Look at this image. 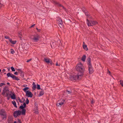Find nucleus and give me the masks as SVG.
Returning <instances> with one entry per match:
<instances>
[{"mask_svg": "<svg viewBox=\"0 0 123 123\" xmlns=\"http://www.w3.org/2000/svg\"><path fill=\"white\" fill-rule=\"evenodd\" d=\"M76 70L78 72V74L80 76H82L83 75L85 70L83 64L81 63L77 64L75 67Z\"/></svg>", "mask_w": 123, "mask_h": 123, "instance_id": "f257e3e1", "label": "nucleus"}, {"mask_svg": "<svg viewBox=\"0 0 123 123\" xmlns=\"http://www.w3.org/2000/svg\"><path fill=\"white\" fill-rule=\"evenodd\" d=\"M81 76H80L79 75V74L77 75H72L70 76V79L72 80H79L81 79Z\"/></svg>", "mask_w": 123, "mask_h": 123, "instance_id": "f03ea898", "label": "nucleus"}, {"mask_svg": "<svg viewBox=\"0 0 123 123\" xmlns=\"http://www.w3.org/2000/svg\"><path fill=\"white\" fill-rule=\"evenodd\" d=\"M26 104L25 103H24L23 105L20 106L19 107V109L22 110V115H25L26 110L25 108L26 107Z\"/></svg>", "mask_w": 123, "mask_h": 123, "instance_id": "7ed1b4c3", "label": "nucleus"}, {"mask_svg": "<svg viewBox=\"0 0 123 123\" xmlns=\"http://www.w3.org/2000/svg\"><path fill=\"white\" fill-rule=\"evenodd\" d=\"M98 24V22L96 21L92 20H90V21L87 23V24L89 26L95 25Z\"/></svg>", "mask_w": 123, "mask_h": 123, "instance_id": "20e7f679", "label": "nucleus"}, {"mask_svg": "<svg viewBox=\"0 0 123 123\" xmlns=\"http://www.w3.org/2000/svg\"><path fill=\"white\" fill-rule=\"evenodd\" d=\"M7 76L8 77H10L12 78L13 80H20L18 77H16L14 75L11 74L10 72L8 73L7 74Z\"/></svg>", "mask_w": 123, "mask_h": 123, "instance_id": "39448f33", "label": "nucleus"}, {"mask_svg": "<svg viewBox=\"0 0 123 123\" xmlns=\"http://www.w3.org/2000/svg\"><path fill=\"white\" fill-rule=\"evenodd\" d=\"M21 113L22 114V111H21L20 110L16 111L14 112L13 115L15 118H16L18 116H20Z\"/></svg>", "mask_w": 123, "mask_h": 123, "instance_id": "423d86ee", "label": "nucleus"}, {"mask_svg": "<svg viewBox=\"0 0 123 123\" xmlns=\"http://www.w3.org/2000/svg\"><path fill=\"white\" fill-rule=\"evenodd\" d=\"M64 92V93H63V95L64 96L65 95L66 93H67V94H71L72 93V90L70 89H68L66 91H63L62 92Z\"/></svg>", "mask_w": 123, "mask_h": 123, "instance_id": "0eeeda50", "label": "nucleus"}, {"mask_svg": "<svg viewBox=\"0 0 123 123\" xmlns=\"http://www.w3.org/2000/svg\"><path fill=\"white\" fill-rule=\"evenodd\" d=\"M44 61L48 64H50L51 65L52 64L53 62L50 59L45 58H44Z\"/></svg>", "mask_w": 123, "mask_h": 123, "instance_id": "6e6552de", "label": "nucleus"}, {"mask_svg": "<svg viewBox=\"0 0 123 123\" xmlns=\"http://www.w3.org/2000/svg\"><path fill=\"white\" fill-rule=\"evenodd\" d=\"M91 59L90 57H88L86 61L88 67L92 66L91 63Z\"/></svg>", "mask_w": 123, "mask_h": 123, "instance_id": "1a4fd4ad", "label": "nucleus"}, {"mask_svg": "<svg viewBox=\"0 0 123 123\" xmlns=\"http://www.w3.org/2000/svg\"><path fill=\"white\" fill-rule=\"evenodd\" d=\"M26 96H28V97L32 98L33 96V94L31 91H27L26 92Z\"/></svg>", "mask_w": 123, "mask_h": 123, "instance_id": "9d476101", "label": "nucleus"}, {"mask_svg": "<svg viewBox=\"0 0 123 123\" xmlns=\"http://www.w3.org/2000/svg\"><path fill=\"white\" fill-rule=\"evenodd\" d=\"M57 22L60 27L61 28V26H62V19L59 17H58L57 18Z\"/></svg>", "mask_w": 123, "mask_h": 123, "instance_id": "9b49d317", "label": "nucleus"}, {"mask_svg": "<svg viewBox=\"0 0 123 123\" xmlns=\"http://www.w3.org/2000/svg\"><path fill=\"white\" fill-rule=\"evenodd\" d=\"M89 73V74H92L94 72V70L92 66L89 67H88Z\"/></svg>", "mask_w": 123, "mask_h": 123, "instance_id": "f8f14e48", "label": "nucleus"}, {"mask_svg": "<svg viewBox=\"0 0 123 123\" xmlns=\"http://www.w3.org/2000/svg\"><path fill=\"white\" fill-rule=\"evenodd\" d=\"M39 35L38 34H37L36 35H34L33 38V39L34 41H38L39 38Z\"/></svg>", "mask_w": 123, "mask_h": 123, "instance_id": "ddd939ff", "label": "nucleus"}, {"mask_svg": "<svg viewBox=\"0 0 123 123\" xmlns=\"http://www.w3.org/2000/svg\"><path fill=\"white\" fill-rule=\"evenodd\" d=\"M17 70L18 71V72L20 74V76L23 77H24V74L23 71L20 69H17Z\"/></svg>", "mask_w": 123, "mask_h": 123, "instance_id": "4468645a", "label": "nucleus"}, {"mask_svg": "<svg viewBox=\"0 0 123 123\" xmlns=\"http://www.w3.org/2000/svg\"><path fill=\"white\" fill-rule=\"evenodd\" d=\"M86 23L88 22L89 21H90V20H92V17L90 15V14L88 15H87L86 16Z\"/></svg>", "mask_w": 123, "mask_h": 123, "instance_id": "2eb2a0df", "label": "nucleus"}, {"mask_svg": "<svg viewBox=\"0 0 123 123\" xmlns=\"http://www.w3.org/2000/svg\"><path fill=\"white\" fill-rule=\"evenodd\" d=\"M6 113L5 110L4 109H1L0 110V115H1L4 114H6Z\"/></svg>", "mask_w": 123, "mask_h": 123, "instance_id": "dca6fc26", "label": "nucleus"}, {"mask_svg": "<svg viewBox=\"0 0 123 123\" xmlns=\"http://www.w3.org/2000/svg\"><path fill=\"white\" fill-rule=\"evenodd\" d=\"M2 120H6L7 117V114H4L1 115H0Z\"/></svg>", "mask_w": 123, "mask_h": 123, "instance_id": "f3484780", "label": "nucleus"}, {"mask_svg": "<svg viewBox=\"0 0 123 123\" xmlns=\"http://www.w3.org/2000/svg\"><path fill=\"white\" fill-rule=\"evenodd\" d=\"M9 95L10 96V97L11 99L13 100L15 99L16 98V96L14 93H12V95H11V94H9Z\"/></svg>", "mask_w": 123, "mask_h": 123, "instance_id": "a211bd4d", "label": "nucleus"}, {"mask_svg": "<svg viewBox=\"0 0 123 123\" xmlns=\"http://www.w3.org/2000/svg\"><path fill=\"white\" fill-rule=\"evenodd\" d=\"M50 45L52 48H54L55 46H56L55 42H51L50 43Z\"/></svg>", "mask_w": 123, "mask_h": 123, "instance_id": "6ab92c4d", "label": "nucleus"}, {"mask_svg": "<svg viewBox=\"0 0 123 123\" xmlns=\"http://www.w3.org/2000/svg\"><path fill=\"white\" fill-rule=\"evenodd\" d=\"M41 91L40 92L39 96L40 97L41 96L43 95L44 94V92L43 90V89H41Z\"/></svg>", "mask_w": 123, "mask_h": 123, "instance_id": "aec40b11", "label": "nucleus"}, {"mask_svg": "<svg viewBox=\"0 0 123 123\" xmlns=\"http://www.w3.org/2000/svg\"><path fill=\"white\" fill-rule=\"evenodd\" d=\"M9 41L11 43L13 44H15L17 42L16 40L12 41L11 39H9Z\"/></svg>", "mask_w": 123, "mask_h": 123, "instance_id": "412c9836", "label": "nucleus"}, {"mask_svg": "<svg viewBox=\"0 0 123 123\" xmlns=\"http://www.w3.org/2000/svg\"><path fill=\"white\" fill-rule=\"evenodd\" d=\"M86 58V56L85 55H84L82 56L81 60L83 62H85V61Z\"/></svg>", "mask_w": 123, "mask_h": 123, "instance_id": "4be33fe9", "label": "nucleus"}, {"mask_svg": "<svg viewBox=\"0 0 123 123\" xmlns=\"http://www.w3.org/2000/svg\"><path fill=\"white\" fill-rule=\"evenodd\" d=\"M32 85H33V86L32 87V89L33 90H35L36 88V86L34 82H33V83Z\"/></svg>", "mask_w": 123, "mask_h": 123, "instance_id": "5701e85b", "label": "nucleus"}, {"mask_svg": "<svg viewBox=\"0 0 123 123\" xmlns=\"http://www.w3.org/2000/svg\"><path fill=\"white\" fill-rule=\"evenodd\" d=\"M9 91V90L8 89H4L3 90V91L2 93V95H4L5 93H6L7 91Z\"/></svg>", "mask_w": 123, "mask_h": 123, "instance_id": "b1692460", "label": "nucleus"}, {"mask_svg": "<svg viewBox=\"0 0 123 123\" xmlns=\"http://www.w3.org/2000/svg\"><path fill=\"white\" fill-rule=\"evenodd\" d=\"M33 111H34V112L36 114H38L39 113L38 109L34 108Z\"/></svg>", "mask_w": 123, "mask_h": 123, "instance_id": "393cba45", "label": "nucleus"}, {"mask_svg": "<svg viewBox=\"0 0 123 123\" xmlns=\"http://www.w3.org/2000/svg\"><path fill=\"white\" fill-rule=\"evenodd\" d=\"M12 104L14 105V106L16 108H17V106L16 105V103L14 100H13L12 102Z\"/></svg>", "mask_w": 123, "mask_h": 123, "instance_id": "a878e982", "label": "nucleus"}, {"mask_svg": "<svg viewBox=\"0 0 123 123\" xmlns=\"http://www.w3.org/2000/svg\"><path fill=\"white\" fill-rule=\"evenodd\" d=\"M83 49L86 51L88 50V49L87 47V46L86 45H83Z\"/></svg>", "mask_w": 123, "mask_h": 123, "instance_id": "bb28decb", "label": "nucleus"}, {"mask_svg": "<svg viewBox=\"0 0 123 123\" xmlns=\"http://www.w3.org/2000/svg\"><path fill=\"white\" fill-rule=\"evenodd\" d=\"M56 105L58 107H61L62 105V103L61 102H59L58 101L57 102Z\"/></svg>", "mask_w": 123, "mask_h": 123, "instance_id": "cd10ccee", "label": "nucleus"}, {"mask_svg": "<svg viewBox=\"0 0 123 123\" xmlns=\"http://www.w3.org/2000/svg\"><path fill=\"white\" fill-rule=\"evenodd\" d=\"M38 105L37 102H35L34 103V108L38 109Z\"/></svg>", "mask_w": 123, "mask_h": 123, "instance_id": "c85d7f7f", "label": "nucleus"}, {"mask_svg": "<svg viewBox=\"0 0 123 123\" xmlns=\"http://www.w3.org/2000/svg\"><path fill=\"white\" fill-rule=\"evenodd\" d=\"M18 33L19 37L20 38V39H21L22 37V34H21V32L20 31H19L18 32Z\"/></svg>", "mask_w": 123, "mask_h": 123, "instance_id": "c756f323", "label": "nucleus"}, {"mask_svg": "<svg viewBox=\"0 0 123 123\" xmlns=\"http://www.w3.org/2000/svg\"><path fill=\"white\" fill-rule=\"evenodd\" d=\"M29 89V88L28 87H25L24 88H23V90L25 92H27V90H28Z\"/></svg>", "mask_w": 123, "mask_h": 123, "instance_id": "7c9ffc66", "label": "nucleus"}, {"mask_svg": "<svg viewBox=\"0 0 123 123\" xmlns=\"http://www.w3.org/2000/svg\"><path fill=\"white\" fill-rule=\"evenodd\" d=\"M63 9V10L66 12H67V10L66 8L64 6L62 5V9Z\"/></svg>", "mask_w": 123, "mask_h": 123, "instance_id": "2f4dec72", "label": "nucleus"}, {"mask_svg": "<svg viewBox=\"0 0 123 123\" xmlns=\"http://www.w3.org/2000/svg\"><path fill=\"white\" fill-rule=\"evenodd\" d=\"M83 12L86 16L90 14H88L89 13L86 10L84 12Z\"/></svg>", "mask_w": 123, "mask_h": 123, "instance_id": "473e14b6", "label": "nucleus"}, {"mask_svg": "<svg viewBox=\"0 0 123 123\" xmlns=\"http://www.w3.org/2000/svg\"><path fill=\"white\" fill-rule=\"evenodd\" d=\"M55 4L57 5L59 7H60L61 6V4H59V3L57 2H55Z\"/></svg>", "mask_w": 123, "mask_h": 123, "instance_id": "72a5a7b5", "label": "nucleus"}, {"mask_svg": "<svg viewBox=\"0 0 123 123\" xmlns=\"http://www.w3.org/2000/svg\"><path fill=\"white\" fill-rule=\"evenodd\" d=\"M81 9L82 10V11L83 12L86 10V9L84 7H82Z\"/></svg>", "mask_w": 123, "mask_h": 123, "instance_id": "f704fd0d", "label": "nucleus"}, {"mask_svg": "<svg viewBox=\"0 0 123 123\" xmlns=\"http://www.w3.org/2000/svg\"><path fill=\"white\" fill-rule=\"evenodd\" d=\"M120 84L122 86H123V80H120Z\"/></svg>", "mask_w": 123, "mask_h": 123, "instance_id": "c9c22d12", "label": "nucleus"}, {"mask_svg": "<svg viewBox=\"0 0 123 123\" xmlns=\"http://www.w3.org/2000/svg\"><path fill=\"white\" fill-rule=\"evenodd\" d=\"M29 101L28 100V98H27L26 99V102L25 103L26 104H28L29 103Z\"/></svg>", "mask_w": 123, "mask_h": 123, "instance_id": "e433bc0d", "label": "nucleus"}, {"mask_svg": "<svg viewBox=\"0 0 123 123\" xmlns=\"http://www.w3.org/2000/svg\"><path fill=\"white\" fill-rule=\"evenodd\" d=\"M11 53L12 54H13L15 53V51L13 49H11Z\"/></svg>", "mask_w": 123, "mask_h": 123, "instance_id": "4c0bfd02", "label": "nucleus"}, {"mask_svg": "<svg viewBox=\"0 0 123 123\" xmlns=\"http://www.w3.org/2000/svg\"><path fill=\"white\" fill-rule=\"evenodd\" d=\"M37 89L38 90H39L41 89L40 86L39 85L37 84Z\"/></svg>", "mask_w": 123, "mask_h": 123, "instance_id": "58836bf2", "label": "nucleus"}, {"mask_svg": "<svg viewBox=\"0 0 123 123\" xmlns=\"http://www.w3.org/2000/svg\"><path fill=\"white\" fill-rule=\"evenodd\" d=\"M11 68L12 71L14 72L15 71V70L14 69V68L13 67H11Z\"/></svg>", "mask_w": 123, "mask_h": 123, "instance_id": "ea45409f", "label": "nucleus"}, {"mask_svg": "<svg viewBox=\"0 0 123 123\" xmlns=\"http://www.w3.org/2000/svg\"><path fill=\"white\" fill-rule=\"evenodd\" d=\"M5 85V84L4 83H0V86H3Z\"/></svg>", "mask_w": 123, "mask_h": 123, "instance_id": "a19ab883", "label": "nucleus"}, {"mask_svg": "<svg viewBox=\"0 0 123 123\" xmlns=\"http://www.w3.org/2000/svg\"><path fill=\"white\" fill-rule=\"evenodd\" d=\"M5 38L6 39H9H9H10L11 38H10L9 37L7 36H5Z\"/></svg>", "mask_w": 123, "mask_h": 123, "instance_id": "79ce46f5", "label": "nucleus"}, {"mask_svg": "<svg viewBox=\"0 0 123 123\" xmlns=\"http://www.w3.org/2000/svg\"><path fill=\"white\" fill-rule=\"evenodd\" d=\"M4 6L3 4H1L0 3V8H1L2 7H3Z\"/></svg>", "mask_w": 123, "mask_h": 123, "instance_id": "37998d69", "label": "nucleus"}, {"mask_svg": "<svg viewBox=\"0 0 123 123\" xmlns=\"http://www.w3.org/2000/svg\"><path fill=\"white\" fill-rule=\"evenodd\" d=\"M94 101H93V99H92V100H91V103L92 104H93V103H94Z\"/></svg>", "mask_w": 123, "mask_h": 123, "instance_id": "c03bdc74", "label": "nucleus"}, {"mask_svg": "<svg viewBox=\"0 0 123 123\" xmlns=\"http://www.w3.org/2000/svg\"><path fill=\"white\" fill-rule=\"evenodd\" d=\"M62 100L63 101V102H62V105L63 104H66V102H65V100Z\"/></svg>", "mask_w": 123, "mask_h": 123, "instance_id": "a18cd8bd", "label": "nucleus"}, {"mask_svg": "<svg viewBox=\"0 0 123 123\" xmlns=\"http://www.w3.org/2000/svg\"><path fill=\"white\" fill-rule=\"evenodd\" d=\"M9 93H6V97H7L9 96Z\"/></svg>", "mask_w": 123, "mask_h": 123, "instance_id": "49530a36", "label": "nucleus"}, {"mask_svg": "<svg viewBox=\"0 0 123 123\" xmlns=\"http://www.w3.org/2000/svg\"><path fill=\"white\" fill-rule=\"evenodd\" d=\"M18 122L19 123H22L21 122V120L20 119H18Z\"/></svg>", "mask_w": 123, "mask_h": 123, "instance_id": "de8ad7c7", "label": "nucleus"}, {"mask_svg": "<svg viewBox=\"0 0 123 123\" xmlns=\"http://www.w3.org/2000/svg\"><path fill=\"white\" fill-rule=\"evenodd\" d=\"M32 60V59H30L27 60V61H26V62H29L30 61H31Z\"/></svg>", "mask_w": 123, "mask_h": 123, "instance_id": "09e8293b", "label": "nucleus"}, {"mask_svg": "<svg viewBox=\"0 0 123 123\" xmlns=\"http://www.w3.org/2000/svg\"><path fill=\"white\" fill-rule=\"evenodd\" d=\"M8 87L7 86H5V87L4 88V89H8Z\"/></svg>", "mask_w": 123, "mask_h": 123, "instance_id": "8fccbe9b", "label": "nucleus"}, {"mask_svg": "<svg viewBox=\"0 0 123 123\" xmlns=\"http://www.w3.org/2000/svg\"><path fill=\"white\" fill-rule=\"evenodd\" d=\"M35 25V24H33V25H32L31 26L30 28H32V27H33Z\"/></svg>", "mask_w": 123, "mask_h": 123, "instance_id": "3c124183", "label": "nucleus"}, {"mask_svg": "<svg viewBox=\"0 0 123 123\" xmlns=\"http://www.w3.org/2000/svg\"><path fill=\"white\" fill-rule=\"evenodd\" d=\"M36 29L37 30L38 32H40L41 31V30L38 29L37 28H36Z\"/></svg>", "mask_w": 123, "mask_h": 123, "instance_id": "603ef678", "label": "nucleus"}, {"mask_svg": "<svg viewBox=\"0 0 123 123\" xmlns=\"http://www.w3.org/2000/svg\"><path fill=\"white\" fill-rule=\"evenodd\" d=\"M14 74H15V75H18V72H16L15 73H14Z\"/></svg>", "mask_w": 123, "mask_h": 123, "instance_id": "864d4df0", "label": "nucleus"}, {"mask_svg": "<svg viewBox=\"0 0 123 123\" xmlns=\"http://www.w3.org/2000/svg\"><path fill=\"white\" fill-rule=\"evenodd\" d=\"M108 72V73H109V74H111V72L108 69L107 70Z\"/></svg>", "mask_w": 123, "mask_h": 123, "instance_id": "5fc2aeb1", "label": "nucleus"}, {"mask_svg": "<svg viewBox=\"0 0 123 123\" xmlns=\"http://www.w3.org/2000/svg\"><path fill=\"white\" fill-rule=\"evenodd\" d=\"M22 99L23 100V102H24V101H25V99L23 97L22 98Z\"/></svg>", "mask_w": 123, "mask_h": 123, "instance_id": "6e6d98bb", "label": "nucleus"}, {"mask_svg": "<svg viewBox=\"0 0 123 123\" xmlns=\"http://www.w3.org/2000/svg\"><path fill=\"white\" fill-rule=\"evenodd\" d=\"M5 71V69H3L2 70V72H3V73H4V72H5V71Z\"/></svg>", "mask_w": 123, "mask_h": 123, "instance_id": "4d7b16f0", "label": "nucleus"}, {"mask_svg": "<svg viewBox=\"0 0 123 123\" xmlns=\"http://www.w3.org/2000/svg\"><path fill=\"white\" fill-rule=\"evenodd\" d=\"M7 97V99L8 100H9L10 98V96H9V97Z\"/></svg>", "mask_w": 123, "mask_h": 123, "instance_id": "13d9d810", "label": "nucleus"}, {"mask_svg": "<svg viewBox=\"0 0 123 123\" xmlns=\"http://www.w3.org/2000/svg\"><path fill=\"white\" fill-rule=\"evenodd\" d=\"M19 102H20L21 103H23V101H22L21 100H19Z\"/></svg>", "mask_w": 123, "mask_h": 123, "instance_id": "bf43d9fd", "label": "nucleus"}, {"mask_svg": "<svg viewBox=\"0 0 123 123\" xmlns=\"http://www.w3.org/2000/svg\"><path fill=\"white\" fill-rule=\"evenodd\" d=\"M19 102H20L21 103H23V101H22L21 100H19Z\"/></svg>", "mask_w": 123, "mask_h": 123, "instance_id": "052dcab7", "label": "nucleus"}, {"mask_svg": "<svg viewBox=\"0 0 123 123\" xmlns=\"http://www.w3.org/2000/svg\"><path fill=\"white\" fill-rule=\"evenodd\" d=\"M56 66H60V65H58V64L57 62L56 63Z\"/></svg>", "mask_w": 123, "mask_h": 123, "instance_id": "680f3d73", "label": "nucleus"}, {"mask_svg": "<svg viewBox=\"0 0 123 123\" xmlns=\"http://www.w3.org/2000/svg\"><path fill=\"white\" fill-rule=\"evenodd\" d=\"M7 85H9L10 84V83H9V82H7Z\"/></svg>", "mask_w": 123, "mask_h": 123, "instance_id": "e2e57ef3", "label": "nucleus"}, {"mask_svg": "<svg viewBox=\"0 0 123 123\" xmlns=\"http://www.w3.org/2000/svg\"><path fill=\"white\" fill-rule=\"evenodd\" d=\"M18 100H20V99L19 98V97H18Z\"/></svg>", "mask_w": 123, "mask_h": 123, "instance_id": "0e129e2a", "label": "nucleus"}, {"mask_svg": "<svg viewBox=\"0 0 123 123\" xmlns=\"http://www.w3.org/2000/svg\"><path fill=\"white\" fill-rule=\"evenodd\" d=\"M13 123H17L16 122V121H14Z\"/></svg>", "mask_w": 123, "mask_h": 123, "instance_id": "69168bd1", "label": "nucleus"}, {"mask_svg": "<svg viewBox=\"0 0 123 123\" xmlns=\"http://www.w3.org/2000/svg\"><path fill=\"white\" fill-rule=\"evenodd\" d=\"M23 87H25V85H23Z\"/></svg>", "mask_w": 123, "mask_h": 123, "instance_id": "338daca9", "label": "nucleus"}, {"mask_svg": "<svg viewBox=\"0 0 123 123\" xmlns=\"http://www.w3.org/2000/svg\"><path fill=\"white\" fill-rule=\"evenodd\" d=\"M70 21V22H71V20H70V19H68V21Z\"/></svg>", "mask_w": 123, "mask_h": 123, "instance_id": "774afa93", "label": "nucleus"}]
</instances>
